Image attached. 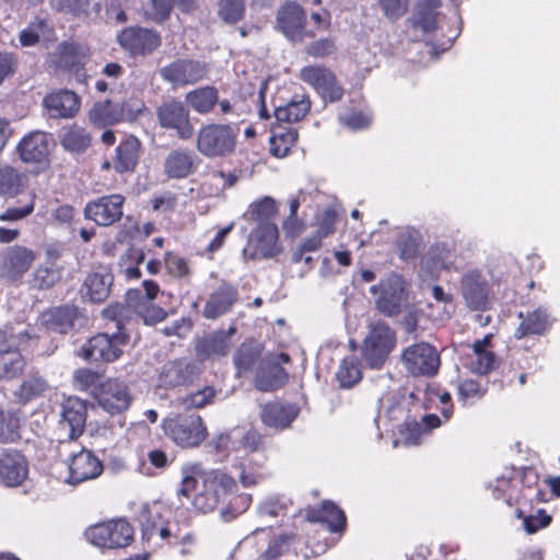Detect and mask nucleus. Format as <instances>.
<instances>
[{
  "mask_svg": "<svg viewBox=\"0 0 560 560\" xmlns=\"http://www.w3.org/2000/svg\"><path fill=\"white\" fill-rule=\"evenodd\" d=\"M218 8L220 18L232 24L243 18L245 10L243 0H219Z\"/></svg>",
  "mask_w": 560,
  "mask_h": 560,
  "instance_id": "obj_55",
  "label": "nucleus"
},
{
  "mask_svg": "<svg viewBox=\"0 0 560 560\" xmlns=\"http://www.w3.org/2000/svg\"><path fill=\"white\" fill-rule=\"evenodd\" d=\"M260 355L259 349L252 345L243 343L234 355V364L238 376L249 371Z\"/></svg>",
  "mask_w": 560,
  "mask_h": 560,
  "instance_id": "obj_54",
  "label": "nucleus"
},
{
  "mask_svg": "<svg viewBox=\"0 0 560 560\" xmlns=\"http://www.w3.org/2000/svg\"><path fill=\"white\" fill-rule=\"evenodd\" d=\"M237 300V290L231 285H220L208 299L203 307V316L215 319L228 313Z\"/></svg>",
  "mask_w": 560,
  "mask_h": 560,
  "instance_id": "obj_30",
  "label": "nucleus"
},
{
  "mask_svg": "<svg viewBox=\"0 0 560 560\" xmlns=\"http://www.w3.org/2000/svg\"><path fill=\"white\" fill-rule=\"evenodd\" d=\"M197 156L191 150H172L164 163V171L171 178H186L195 170Z\"/></svg>",
  "mask_w": 560,
  "mask_h": 560,
  "instance_id": "obj_32",
  "label": "nucleus"
},
{
  "mask_svg": "<svg viewBox=\"0 0 560 560\" xmlns=\"http://www.w3.org/2000/svg\"><path fill=\"white\" fill-rule=\"evenodd\" d=\"M27 175L11 165L0 167V195L14 197L27 185Z\"/></svg>",
  "mask_w": 560,
  "mask_h": 560,
  "instance_id": "obj_39",
  "label": "nucleus"
},
{
  "mask_svg": "<svg viewBox=\"0 0 560 560\" xmlns=\"http://www.w3.org/2000/svg\"><path fill=\"white\" fill-rule=\"evenodd\" d=\"M129 341L125 327L117 325V330L97 334L90 338L80 349L79 354L92 362H114L122 354V347Z\"/></svg>",
  "mask_w": 560,
  "mask_h": 560,
  "instance_id": "obj_5",
  "label": "nucleus"
},
{
  "mask_svg": "<svg viewBox=\"0 0 560 560\" xmlns=\"http://www.w3.org/2000/svg\"><path fill=\"white\" fill-rule=\"evenodd\" d=\"M28 466L25 456L13 448L0 453V483L5 487H18L26 479Z\"/></svg>",
  "mask_w": 560,
  "mask_h": 560,
  "instance_id": "obj_23",
  "label": "nucleus"
},
{
  "mask_svg": "<svg viewBox=\"0 0 560 560\" xmlns=\"http://www.w3.org/2000/svg\"><path fill=\"white\" fill-rule=\"evenodd\" d=\"M125 197L119 194L103 196L86 203L84 215L101 226H109L122 217Z\"/></svg>",
  "mask_w": 560,
  "mask_h": 560,
  "instance_id": "obj_19",
  "label": "nucleus"
},
{
  "mask_svg": "<svg viewBox=\"0 0 560 560\" xmlns=\"http://www.w3.org/2000/svg\"><path fill=\"white\" fill-rule=\"evenodd\" d=\"M288 374L279 362H261L255 377V386L261 392H272L282 386Z\"/></svg>",
  "mask_w": 560,
  "mask_h": 560,
  "instance_id": "obj_35",
  "label": "nucleus"
},
{
  "mask_svg": "<svg viewBox=\"0 0 560 560\" xmlns=\"http://www.w3.org/2000/svg\"><path fill=\"white\" fill-rule=\"evenodd\" d=\"M300 539L293 534H282L271 538L267 529H256L244 538L242 547L250 551L252 560H276L277 558L295 552Z\"/></svg>",
  "mask_w": 560,
  "mask_h": 560,
  "instance_id": "obj_2",
  "label": "nucleus"
},
{
  "mask_svg": "<svg viewBox=\"0 0 560 560\" xmlns=\"http://www.w3.org/2000/svg\"><path fill=\"white\" fill-rule=\"evenodd\" d=\"M305 21V12L296 2L282 5L277 14L280 31L291 40L302 39Z\"/></svg>",
  "mask_w": 560,
  "mask_h": 560,
  "instance_id": "obj_26",
  "label": "nucleus"
},
{
  "mask_svg": "<svg viewBox=\"0 0 560 560\" xmlns=\"http://www.w3.org/2000/svg\"><path fill=\"white\" fill-rule=\"evenodd\" d=\"M98 405L110 415L126 411L131 404L128 386L118 380H107L100 385L96 394Z\"/></svg>",
  "mask_w": 560,
  "mask_h": 560,
  "instance_id": "obj_20",
  "label": "nucleus"
},
{
  "mask_svg": "<svg viewBox=\"0 0 560 560\" xmlns=\"http://www.w3.org/2000/svg\"><path fill=\"white\" fill-rule=\"evenodd\" d=\"M209 72L208 65L199 60L178 59L160 70V75L175 86L195 84Z\"/></svg>",
  "mask_w": 560,
  "mask_h": 560,
  "instance_id": "obj_15",
  "label": "nucleus"
},
{
  "mask_svg": "<svg viewBox=\"0 0 560 560\" xmlns=\"http://www.w3.org/2000/svg\"><path fill=\"white\" fill-rule=\"evenodd\" d=\"M98 375L90 369H79L73 374V382L77 388L86 390L95 386Z\"/></svg>",
  "mask_w": 560,
  "mask_h": 560,
  "instance_id": "obj_62",
  "label": "nucleus"
},
{
  "mask_svg": "<svg viewBox=\"0 0 560 560\" xmlns=\"http://www.w3.org/2000/svg\"><path fill=\"white\" fill-rule=\"evenodd\" d=\"M550 522L551 516L544 510H539L535 515L525 516L523 524L528 534H535L540 528L548 526Z\"/></svg>",
  "mask_w": 560,
  "mask_h": 560,
  "instance_id": "obj_60",
  "label": "nucleus"
},
{
  "mask_svg": "<svg viewBox=\"0 0 560 560\" xmlns=\"http://www.w3.org/2000/svg\"><path fill=\"white\" fill-rule=\"evenodd\" d=\"M25 366V359L15 348L0 349V381L19 377Z\"/></svg>",
  "mask_w": 560,
  "mask_h": 560,
  "instance_id": "obj_38",
  "label": "nucleus"
},
{
  "mask_svg": "<svg viewBox=\"0 0 560 560\" xmlns=\"http://www.w3.org/2000/svg\"><path fill=\"white\" fill-rule=\"evenodd\" d=\"M133 528L125 520L108 521L89 527L86 539L100 548H125L133 540Z\"/></svg>",
  "mask_w": 560,
  "mask_h": 560,
  "instance_id": "obj_10",
  "label": "nucleus"
},
{
  "mask_svg": "<svg viewBox=\"0 0 560 560\" xmlns=\"http://www.w3.org/2000/svg\"><path fill=\"white\" fill-rule=\"evenodd\" d=\"M156 118L162 128L174 130L180 140H189L195 135L189 109L178 100L164 101L156 108Z\"/></svg>",
  "mask_w": 560,
  "mask_h": 560,
  "instance_id": "obj_11",
  "label": "nucleus"
},
{
  "mask_svg": "<svg viewBox=\"0 0 560 560\" xmlns=\"http://www.w3.org/2000/svg\"><path fill=\"white\" fill-rule=\"evenodd\" d=\"M377 2L387 19L397 20L406 13L409 0H377Z\"/></svg>",
  "mask_w": 560,
  "mask_h": 560,
  "instance_id": "obj_59",
  "label": "nucleus"
},
{
  "mask_svg": "<svg viewBox=\"0 0 560 560\" xmlns=\"http://www.w3.org/2000/svg\"><path fill=\"white\" fill-rule=\"evenodd\" d=\"M486 389L474 380H465L458 384V394L463 399L480 398L483 396Z\"/></svg>",
  "mask_w": 560,
  "mask_h": 560,
  "instance_id": "obj_63",
  "label": "nucleus"
},
{
  "mask_svg": "<svg viewBox=\"0 0 560 560\" xmlns=\"http://www.w3.org/2000/svg\"><path fill=\"white\" fill-rule=\"evenodd\" d=\"M520 324L515 329L514 336L517 339L532 335H544L552 325L549 311L539 306L526 313H518Z\"/></svg>",
  "mask_w": 560,
  "mask_h": 560,
  "instance_id": "obj_27",
  "label": "nucleus"
},
{
  "mask_svg": "<svg viewBox=\"0 0 560 560\" xmlns=\"http://www.w3.org/2000/svg\"><path fill=\"white\" fill-rule=\"evenodd\" d=\"M44 106L56 118H71L80 109L79 96L70 90H60L45 96Z\"/></svg>",
  "mask_w": 560,
  "mask_h": 560,
  "instance_id": "obj_28",
  "label": "nucleus"
},
{
  "mask_svg": "<svg viewBox=\"0 0 560 560\" xmlns=\"http://www.w3.org/2000/svg\"><path fill=\"white\" fill-rule=\"evenodd\" d=\"M420 241L421 236L418 231L410 228L400 230L396 238L400 258L404 260L415 258L419 254Z\"/></svg>",
  "mask_w": 560,
  "mask_h": 560,
  "instance_id": "obj_48",
  "label": "nucleus"
},
{
  "mask_svg": "<svg viewBox=\"0 0 560 560\" xmlns=\"http://www.w3.org/2000/svg\"><path fill=\"white\" fill-rule=\"evenodd\" d=\"M79 317L78 307L68 304L44 311L39 316V322L49 331L68 334L73 329Z\"/></svg>",
  "mask_w": 560,
  "mask_h": 560,
  "instance_id": "obj_25",
  "label": "nucleus"
},
{
  "mask_svg": "<svg viewBox=\"0 0 560 560\" xmlns=\"http://www.w3.org/2000/svg\"><path fill=\"white\" fill-rule=\"evenodd\" d=\"M200 374L197 363L187 359H176L166 362L159 374V383L162 387L186 386L194 382Z\"/></svg>",
  "mask_w": 560,
  "mask_h": 560,
  "instance_id": "obj_21",
  "label": "nucleus"
},
{
  "mask_svg": "<svg viewBox=\"0 0 560 560\" xmlns=\"http://www.w3.org/2000/svg\"><path fill=\"white\" fill-rule=\"evenodd\" d=\"M300 78L314 88L325 101L337 102L343 95L335 74L324 66H306L302 68Z\"/></svg>",
  "mask_w": 560,
  "mask_h": 560,
  "instance_id": "obj_18",
  "label": "nucleus"
},
{
  "mask_svg": "<svg viewBox=\"0 0 560 560\" xmlns=\"http://www.w3.org/2000/svg\"><path fill=\"white\" fill-rule=\"evenodd\" d=\"M340 121L350 129L359 130L370 125L371 117L361 112H353L340 116Z\"/></svg>",
  "mask_w": 560,
  "mask_h": 560,
  "instance_id": "obj_64",
  "label": "nucleus"
},
{
  "mask_svg": "<svg viewBox=\"0 0 560 560\" xmlns=\"http://www.w3.org/2000/svg\"><path fill=\"white\" fill-rule=\"evenodd\" d=\"M188 106L199 115L210 114L219 102V91L214 86H201L185 95Z\"/></svg>",
  "mask_w": 560,
  "mask_h": 560,
  "instance_id": "obj_36",
  "label": "nucleus"
},
{
  "mask_svg": "<svg viewBox=\"0 0 560 560\" xmlns=\"http://www.w3.org/2000/svg\"><path fill=\"white\" fill-rule=\"evenodd\" d=\"M182 481L177 495L188 497L197 489L194 508L201 513L213 511L218 504L236 489L233 477L219 469L206 471L200 463H187L180 469Z\"/></svg>",
  "mask_w": 560,
  "mask_h": 560,
  "instance_id": "obj_1",
  "label": "nucleus"
},
{
  "mask_svg": "<svg viewBox=\"0 0 560 560\" xmlns=\"http://www.w3.org/2000/svg\"><path fill=\"white\" fill-rule=\"evenodd\" d=\"M396 345V334L384 320L368 324V334L363 341L362 355L372 369H380Z\"/></svg>",
  "mask_w": 560,
  "mask_h": 560,
  "instance_id": "obj_4",
  "label": "nucleus"
},
{
  "mask_svg": "<svg viewBox=\"0 0 560 560\" xmlns=\"http://www.w3.org/2000/svg\"><path fill=\"white\" fill-rule=\"evenodd\" d=\"M54 10L66 14L79 16L88 14L91 5L90 0H50Z\"/></svg>",
  "mask_w": 560,
  "mask_h": 560,
  "instance_id": "obj_56",
  "label": "nucleus"
},
{
  "mask_svg": "<svg viewBox=\"0 0 560 560\" xmlns=\"http://www.w3.org/2000/svg\"><path fill=\"white\" fill-rule=\"evenodd\" d=\"M238 129L226 124H208L197 135L196 149L207 158H224L236 147Z\"/></svg>",
  "mask_w": 560,
  "mask_h": 560,
  "instance_id": "obj_3",
  "label": "nucleus"
},
{
  "mask_svg": "<svg viewBox=\"0 0 560 560\" xmlns=\"http://www.w3.org/2000/svg\"><path fill=\"white\" fill-rule=\"evenodd\" d=\"M215 395V390L211 386H206L195 393L187 395L183 399V406L189 408H202L210 404Z\"/></svg>",
  "mask_w": 560,
  "mask_h": 560,
  "instance_id": "obj_57",
  "label": "nucleus"
},
{
  "mask_svg": "<svg viewBox=\"0 0 560 560\" xmlns=\"http://www.w3.org/2000/svg\"><path fill=\"white\" fill-rule=\"evenodd\" d=\"M62 271L63 267L58 264H42L34 270L31 283L36 289H49L61 279Z\"/></svg>",
  "mask_w": 560,
  "mask_h": 560,
  "instance_id": "obj_44",
  "label": "nucleus"
},
{
  "mask_svg": "<svg viewBox=\"0 0 560 560\" xmlns=\"http://www.w3.org/2000/svg\"><path fill=\"white\" fill-rule=\"evenodd\" d=\"M288 505V500L283 497L267 498L259 506V514L262 516L277 517L282 515Z\"/></svg>",
  "mask_w": 560,
  "mask_h": 560,
  "instance_id": "obj_58",
  "label": "nucleus"
},
{
  "mask_svg": "<svg viewBox=\"0 0 560 560\" xmlns=\"http://www.w3.org/2000/svg\"><path fill=\"white\" fill-rule=\"evenodd\" d=\"M491 336L474 342L470 354L469 369L477 374L488 373L494 365V355L487 350Z\"/></svg>",
  "mask_w": 560,
  "mask_h": 560,
  "instance_id": "obj_40",
  "label": "nucleus"
},
{
  "mask_svg": "<svg viewBox=\"0 0 560 560\" xmlns=\"http://www.w3.org/2000/svg\"><path fill=\"white\" fill-rule=\"evenodd\" d=\"M280 252L278 229L273 223L259 224L248 237L244 254L252 259L272 258Z\"/></svg>",
  "mask_w": 560,
  "mask_h": 560,
  "instance_id": "obj_17",
  "label": "nucleus"
},
{
  "mask_svg": "<svg viewBox=\"0 0 560 560\" xmlns=\"http://www.w3.org/2000/svg\"><path fill=\"white\" fill-rule=\"evenodd\" d=\"M235 331V327H230L226 331L217 330L203 336L195 346L197 357L201 360L225 357L232 348L231 337Z\"/></svg>",
  "mask_w": 560,
  "mask_h": 560,
  "instance_id": "obj_24",
  "label": "nucleus"
},
{
  "mask_svg": "<svg viewBox=\"0 0 560 560\" xmlns=\"http://www.w3.org/2000/svg\"><path fill=\"white\" fill-rule=\"evenodd\" d=\"M120 46L132 55H148L161 44L156 32L143 27H127L118 35Z\"/></svg>",
  "mask_w": 560,
  "mask_h": 560,
  "instance_id": "obj_22",
  "label": "nucleus"
},
{
  "mask_svg": "<svg viewBox=\"0 0 560 560\" xmlns=\"http://www.w3.org/2000/svg\"><path fill=\"white\" fill-rule=\"evenodd\" d=\"M48 388L47 382L40 376H32L24 381L19 388L14 392L15 398L26 404L32 399L43 395Z\"/></svg>",
  "mask_w": 560,
  "mask_h": 560,
  "instance_id": "obj_51",
  "label": "nucleus"
},
{
  "mask_svg": "<svg viewBox=\"0 0 560 560\" xmlns=\"http://www.w3.org/2000/svg\"><path fill=\"white\" fill-rule=\"evenodd\" d=\"M88 407L83 399L78 397H68L61 404V422L60 425L68 427L69 440L59 441L57 453L62 456L66 448L74 446V440L80 436L85 428Z\"/></svg>",
  "mask_w": 560,
  "mask_h": 560,
  "instance_id": "obj_13",
  "label": "nucleus"
},
{
  "mask_svg": "<svg viewBox=\"0 0 560 560\" xmlns=\"http://www.w3.org/2000/svg\"><path fill=\"white\" fill-rule=\"evenodd\" d=\"M88 56L89 51L85 46L73 42H62L56 47L50 58L56 68L71 70L81 66Z\"/></svg>",
  "mask_w": 560,
  "mask_h": 560,
  "instance_id": "obj_29",
  "label": "nucleus"
},
{
  "mask_svg": "<svg viewBox=\"0 0 560 560\" xmlns=\"http://www.w3.org/2000/svg\"><path fill=\"white\" fill-rule=\"evenodd\" d=\"M336 376L341 387L354 386L362 377L358 360L354 357L343 359Z\"/></svg>",
  "mask_w": 560,
  "mask_h": 560,
  "instance_id": "obj_52",
  "label": "nucleus"
},
{
  "mask_svg": "<svg viewBox=\"0 0 560 560\" xmlns=\"http://www.w3.org/2000/svg\"><path fill=\"white\" fill-rule=\"evenodd\" d=\"M314 521L326 522L332 532L341 530L346 525L343 512L332 502H323L319 511L314 512Z\"/></svg>",
  "mask_w": 560,
  "mask_h": 560,
  "instance_id": "obj_49",
  "label": "nucleus"
},
{
  "mask_svg": "<svg viewBox=\"0 0 560 560\" xmlns=\"http://www.w3.org/2000/svg\"><path fill=\"white\" fill-rule=\"evenodd\" d=\"M21 412L0 408V442L10 443L20 439Z\"/></svg>",
  "mask_w": 560,
  "mask_h": 560,
  "instance_id": "obj_45",
  "label": "nucleus"
},
{
  "mask_svg": "<svg viewBox=\"0 0 560 560\" xmlns=\"http://www.w3.org/2000/svg\"><path fill=\"white\" fill-rule=\"evenodd\" d=\"M113 276L109 272H94L84 281L85 295L92 302H103L109 294Z\"/></svg>",
  "mask_w": 560,
  "mask_h": 560,
  "instance_id": "obj_41",
  "label": "nucleus"
},
{
  "mask_svg": "<svg viewBox=\"0 0 560 560\" xmlns=\"http://www.w3.org/2000/svg\"><path fill=\"white\" fill-rule=\"evenodd\" d=\"M459 291L469 310L483 312L491 307L492 288L479 269L469 268L462 273Z\"/></svg>",
  "mask_w": 560,
  "mask_h": 560,
  "instance_id": "obj_9",
  "label": "nucleus"
},
{
  "mask_svg": "<svg viewBox=\"0 0 560 560\" xmlns=\"http://www.w3.org/2000/svg\"><path fill=\"white\" fill-rule=\"evenodd\" d=\"M372 294H378L375 300L376 308L388 317H395L408 310L410 305L404 279L393 273L382 280L377 285L370 288Z\"/></svg>",
  "mask_w": 560,
  "mask_h": 560,
  "instance_id": "obj_6",
  "label": "nucleus"
},
{
  "mask_svg": "<svg viewBox=\"0 0 560 560\" xmlns=\"http://www.w3.org/2000/svg\"><path fill=\"white\" fill-rule=\"evenodd\" d=\"M126 115L125 103H114L112 101H103L96 103L90 110L89 117L91 122L97 127L115 125L121 121Z\"/></svg>",
  "mask_w": 560,
  "mask_h": 560,
  "instance_id": "obj_34",
  "label": "nucleus"
},
{
  "mask_svg": "<svg viewBox=\"0 0 560 560\" xmlns=\"http://www.w3.org/2000/svg\"><path fill=\"white\" fill-rule=\"evenodd\" d=\"M164 512H166V509H164L159 502L142 505L139 513V522L145 537L150 538L154 535L158 527L164 523Z\"/></svg>",
  "mask_w": 560,
  "mask_h": 560,
  "instance_id": "obj_43",
  "label": "nucleus"
},
{
  "mask_svg": "<svg viewBox=\"0 0 560 560\" xmlns=\"http://www.w3.org/2000/svg\"><path fill=\"white\" fill-rule=\"evenodd\" d=\"M36 258V253L28 247L9 246L0 254V275L10 281L21 280Z\"/></svg>",
  "mask_w": 560,
  "mask_h": 560,
  "instance_id": "obj_16",
  "label": "nucleus"
},
{
  "mask_svg": "<svg viewBox=\"0 0 560 560\" xmlns=\"http://www.w3.org/2000/svg\"><path fill=\"white\" fill-rule=\"evenodd\" d=\"M130 305L147 325L156 324L166 317V312L148 299H141Z\"/></svg>",
  "mask_w": 560,
  "mask_h": 560,
  "instance_id": "obj_53",
  "label": "nucleus"
},
{
  "mask_svg": "<svg viewBox=\"0 0 560 560\" xmlns=\"http://www.w3.org/2000/svg\"><path fill=\"white\" fill-rule=\"evenodd\" d=\"M21 161L32 165L37 172L49 166L50 141L43 131H32L25 135L16 147Z\"/></svg>",
  "mask_w": 560,
  "mask_h": 560,
  "instance_id": "obj_14",
  "label": "nucleus"
},
{
  "mask_svg": "<svg viewBox=\"0 0 560 560\" xmlns=\"http://www.w3.org/2000/svg\"><path fill=\"white\" fill-rule=\"evenodd\" d=\"M60 143L65 150L71 153H80L90 147L91 136L84 128L74 125L63 131Z\"/></svg>",
  "mask_w": 560,
  "mask_h": 560,
  "instance_id": "obj_46",
  "label": "nucleus"
},
{
  "mask_svg": "<svg viewBox=\"0 0 560 560\" xmlns=\"http://www.w3.org/2000/svg\"><path fill=\"white\" fill-rule=\"evenodd\" d=\"M277 211L276 200L271 197H264L249 206L245 217L260 224L270 223L269 220L276 215Z\"/></svg>",
  "mask_w": 560,
  "mask_h": 560,
  "instance_id": "obj_50",
  "label": "nucleus"
},
{
  "mask_svg": "<svg viewBox=\"0 0 560 560\" xmlns=\"http://www.w3.org/2000/svg\"><path fill=\"white\" fill-rule=\"evenodd\" d=\"M298 131L293 128L276 127L270 138V151L277 158L285 156L290 148L298 141Z\"/></svg>",
  "mask_w": 560,
  "mask_h": 560,
  "instance_id": "obj_47",
  "label": "nucleus"
},
{
  "mask_svg": "<svg viewBox=\"0 0 560 560\" xmlns=\"http://www.w3.org/2000/svg\"><path fill=\"white\" fill-rule=\"evenodd\" d=\"M311 101L306 96L294 97L285 106L275 109V117L279 122H296L310 112Z\"/></svg>",
  "mask_w": 560,
  "mask_h": 560,
  "instance_id": "obj_42",
  "label": "nucleus"
},
{
  "mask_svg": "<svg viewBox=\"0 0 560 560\" xmlns=\"http://www.w3.org/2000/svg\"><path fill=\"white\" fill-rule=\"evenodd\" d=\"M440 7V0H425L420 2L410 19L412 27L424 34L435 31L438 27L436 11Z\"/></svg>",
  "mask_w": 560,
  "mask_h": 560,
  "instance_id": "obj_37",
  "label": "nucleus"
},
{
  "mask_svg": "<svg viewBox=\"0 0 560 560\" xmlns=\"http://www.w3.org/2000/svg\"><path fill=\"white\" fill-rule=\"evenodd\" d=\"M141 143L135 136H128L115 150L113 166L117 173L133 172L139 160Z\"/></svg>",
  "mask_w": 560,
  "mask_h": 560,
  "instance_id": "obj_33",
  "label": "nucleus"
},
{
  "mask_svg": "<svg viewBox=\"0 0 560 560\" xmlns=\"http://www.w3.org/2000/svg\"><path fill=\"white\" fill-rule=\"evenodd\" d=\"M299 409L294 405L281 404L278 401L267 404L261 410L262 422L275 429H287L298 417Z\"/></svg>",
  "mask_w": 560,
  "mask_h": 560,
  "instance_id": "obj_31",
  "label": "nucleus"
},
{
  "mask_svg": "<svg viewBox=\"0 0 560 560\" xmlns=\"http://www.w3.org/2000/svg\"><path fill=\"white\" fill-rule=\"evenodd\" d=\"M77 445L66 448L60 458H65L68 466V477L66 481L69 485H79L89 480H94L103 472L102 460L90 450L81 448L75 451Z\"/></svg>",
  "mask_w": 560,
  "mask_h": 560,
  "instance_id": "obj_8",
  "label": "nucleus"
},
{
  "mask_svg": "<svg viewBox=\"0 0 560 560\" xmlns=\"http://www.w3.org/2000/svg\"><path fill=\"white\" fill-rule=\"evenodd\" d=\"M401 362L413 376H433L440 366V354L430 343L419 342L402 351Z\"/></svg>",
  "mask_w": 560,
  "mask_h": 560,
  "instance_id": "obj_12",
  "label": "nucleus"
},
{
  "mask_svg": "<svg viewBox=\"0 0 560 560\" xmlns=\"http://www.w3.org/2000/svg\"><path fill=\"white\" fill-rule=\"evenodd\" d=\"M144 293L138 290H130L127 293V300L129 304H132L136 301H140L141 299H148L153 302L159 293V285L154 281L145 280L143 281Z\"/></svg>",
  "mask_w": 560,
  "mask_h": 560,
  "instance_id": "obj_61",
  "label": "nucleus"
},
{
  "mask_svg": "<svg viewBox=\"0 0 560 560\" xmlns=\"http://www.w3.org/2000/svg\"><path fill=\"white\" fill-rule=\"evenodd\" d=\"M162 428L166 436L182 447L199 445L207 435V429L199 415H177L164 419Z\"/></svg>",
  "mask_w": 560,
  "mask_h": 560,
  "instance_id": "obj_7",
  "label": "nucleus"
}]
</instances>
